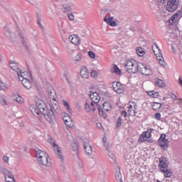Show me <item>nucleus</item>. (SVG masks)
Masks as SVG:
<instances>
[{"mask_svg": "<svg viewBox=\"0 0 182 182\" xmlns=\"http://www.w3.org/2000/svg\"><path fill=\"white\" fill-rule=\"evenodd\" d=\"M36 104L35 105H31L29 107V109L31 112V113L36 116V117H38L39 115L43 114V112L46 110V105H45V102L39 99L38 97L36 98Z\"/></svg>", "mask_w": 182, "mask_h": 182, "instance_id": "obj_1", "label": "nucleus"}, {"mask_svg": "<svg viewBox=\"0 0 182 182\" xmlns=\"http://www.w3.org/2000/svg\"><path fill=\"white\" fill-rule=\"evenodd\" d=\"M36 157L40 164L42 166H46V167H50L52 166V162L49 159V155L46 152L40 150L36 148Z\"/></svg>", "mask_w": 182, "mask_h": 182, "instance_id": "obj_2", "label": "nucleus"}, {"mask_svg": "<svg viewBox=\"0 0 182 182\" xmlns=\"http://www.w3.org/2000/svg\"><path fill=\"white\" fill-rule=\"evenodd\" d=\"M90 97L92 102H94V103H95V106L98 107L100 116L105 117V115L106 114V113H105V111H103V109H102V107L98 104L100 100V96H99V93L92 92V94L90 95Z\"/></svg>", "mask_w": 182, "mask_h": 182, "instance_id": "obj_3", "label": "nucleus"}, {"mask_svg": "<svg viewBox=\"0 0 182 182\" xmlns=\"http://www.w3.org/2000/svg\"><path fill=\"white\" fill-rule=\"evenodd\" d=\"M124 66L127 67V72L128 73H136L137 71V62L134 60H127Z\"/></svg>", "mask_w": 182, "mask_h": 182, "instance_id": "obj_4", "label": "nucleus"}, {"mask_svg": "<svg viewBox=\"0 0 182 182\" xmlns=\"http://www.w3.org/2000/svg\"><path fill=\"white\" fill-rule=\"evenodd\" d=\"M43 115L48 123H53V120H55V112H53V109H52V106L50 105H49L48 107H46Z\"/></svg>", "mask_w": 182, "mask_h": 182, "instance_id": "obj_5", "label": "nucleus"}, {"mask_svg": "<svg viewBox=\"0 0 182 182\" xmlns=\"http://www.w3.org/2000/svg\"><path fill=\"white\" fill-rule=\"evenodd\" d=\"M167 136L166 134H161L160 138L158 140V144L164 150V151H166V150L168 149V146H170V141L168 139H166V137Z\"/></svg>", "mask_w": 182, "mask_h": 182, "instance_id": "obj_6", "label": "nucleus"}, {"mask_svg": "<svg viewBox=\"0 0 182 182\" xmlns=\"http://www.w3.org/2000/svg\"><path fill=\"white\" fill-rule=\"evenodd\" d=\"M178 5H180V0H168L166 6V11L168 12H174V11H177Z\"/></svg>", "mask_w": 182, "mask_h": 182, "instance_id": "obj_7", "label": "nucleus"}, {"mask_svg": "<svg viewBox=\"0 0 182 182\" xmlns=\"http://www.w3.org/2000/svg\"><path fill=\"white\" fill-rule=\"evenodd\" d=\"M153 132H154V129H149L146 131L142 132L138 141H140L141 143H143V141H147V139H150V137H151V133Z\"/></svg>", "mask_w": 182, "mask_h": 182, "instance_id": "obj_8", "label": "nucleus"}, {"mask_svg": "<svg viewBox=\"0 0 182 182\" xmlns=\"http://www.w3.org/2000/svg\"><path fill=\"white\" fill-rule=\"evenodd\" d=\"M158 167L159 168V171H163V170L168 168V161L167 160V158H159V163Z\"/></svg>", "mask_w": 182, "mask_h": 182, "instance_id": "obj_9", "label": "nucleus"}, {"mask_svg": "<svg viewBox=\"0 0 182 182\" xmlns=\"http://www.w3.org/2000/svg\"><path fill=\"white\" fill-rule=\"evenodd\" d=\"M112 87L114 92H116V93H118V95L123 93V91L124 90L123 85H122V83H120L119 82H113Z\"/></svg>", "mask_w": 182, "mask_h": 182, "instance_id": "obj_10", "label": "nucleus"}, {"mask_svg": "<svg viewBox=\"0 0 182 182\" xmlns=\"http://www.w3.org/2000/svg\"><path fill=\"white\" fill-rule=\"evenodd\" d=\"M68 39L73 45H76L77 46L80 45V38L77 35L73 34L69 36Z\"/></svg>", "mask_w": 182, "mask_h": 182, "instance_id": "obj_11", "label": "nucleus"}, {"mask_svg": "<svg viewBox=\"0 0 182 182\" xmlns=\"http://www.w3.org/2000/svg\"><path fill=\"white\" fill-rule=\"evenodd\" d=\"M55 153L57 154L58 159H60V161H63V154H62V151H60V148L56 144H53V145Z\"/></svg>", "mask_w": 182, "mask_h": 182, "instance_id": "obj_12", "label": "nucleus"}, {"mask_svg": "<svg viewBox=\"0 0 182 182\" xmlns=\"http://www.w3.org/2000/svg\"><path fill=\"white\" fill-rule=\"evenodd\" d=\"M84 149L87 156H92V154H93L92 146L90 145V144H89V142H84Z\"/></svg>", "mask_w": 182, "mask_h": 182, "instance_id": "obj_13", "label": "nucleus"}, {"mask_svg": "<svg viewBox=\"0 0 182 182\" xmlns=\"http://www.w3.org/2000/svg\"><path fill=\"white\" fill-rule=\"evenodd\" d=\"M114 17L109 16V17H105L104 21L106 22L107 25H109V26H117V23L114 21H113Z\"/></svg>", "mask_w": 182, "mask_h": 182, "instance_id": "obj_14", "label": "nucleus"}, {"mask_svg": "<svg viewBox=\"0 0 182 182\" xmlns=\"http://www.w3.org/2000/svg\"><path fill=\"white\" fill-rule=\"evenodd\" d=\"M115 178L118 182H123V177L122 172H120V167L119 166L115 169Z\"/></svg>", "mask_w": 182, "mask_h": 182, "instance_id": "obj_15", "label": "nucleus"}, {"mask_svg": "<svg viewBox=\"0 0 182 182\" xmlns=\"http://www.w3.org/2000/svg\"><path fill=\"white\" fill-rule=\"evenodd\" d=\"M161 173L164 174L166 178H170V177L173 176V172L171 171V169L168 168H167L166 169H164L163 171H161Z\"/></svg>", "mask_w": 182, "mask_h": 182, "instance_id": "obj_16", "label": "nucleus"}, {"mask_svg": "<svg viewBox=\"0 0 182 182\" xmlns=\"http://www.w3.org/2000/svg\"><path fill=\"white\" fill-rule=\"evenodd\" d=\"M21 82L26 89L32 88V83L31 82V80H28L27 78L22 79Z\"/></svg>", "mask_w": 182, "mask_h": 182, "instance_id": "obj_17", "label": "nucleus"}, {"mask_svg": "<svg viewBox=\"0 0 182 182\" xmlns=\"http://www.w3.org/2000/svg\"><path fill=\"white\" fill-rule=\"evenodd\" d=\"M4 35L10 39V41H12V31H11V29H9V27L8 26H4Z\"/></svg>", "mask_w": 182, "mask_h": 182, "instance_id": "obj_18", "label": "nucleus"}, {"mask_svg": "<svg viewBox=\"0 0 182 182\" xmlns=\"http://www.w3.org/2000/svg\"><path fill=\"white\" fill-rule=\"evenodd\" d=\"M156 49H158L159 53H156V50H153V52L154 53H155L157 60L159 61V63H161V62H163V54H161V51H160V48H159V46H157V45H156Z\"/></svg>", "mask_w": 182, "mask_h": 182, "instance_id": "obj_19", "label": "nucleus"}, {"mask_svg": "<svg viewBox=\"0 0 182 182\" xmlns=\"http://www.w3.org/2000/svg\"><path fill=\"white\" fill-rule=\"evenodd\" d=\"M10 68L12 69V70H14L15 72L18 73L19 72V68H18V63L11 60L9 63Z\"/></svg>", "mask_w": 182, "mask_h": 182, "instance_id": "obj_20", "label": "nucleus"}, {"mask_svg": "<svg viewBox=\"0 0 182 182\" xmlns=\"http://www.w3.org/2000/svg\"><path fill=\"white\" fill-rule=\"evenodd\" d=\"M155 85L159 86V87H166V82H164V80L160 78L155 79Z\"/></svg>", "mask_w": 182, "mask_h": 182, "instance_id": "obj_21", "label": "nucleus"}, {"mask_svg": "<svg viewBox=\"0 0 182 182\" xmlns=\"http://www.w3.org/2000/svg\"><path fill=\"white\" fill-rule=\"evenodd\" d=\"M80 76L83 77V79H89V70H87V68H83L80 71Z\"/></svg>", "mask_w": 182, "mask_h": 182, "instance_id": "obj_22", "label": "nucleus"}, {"mask_svg": "<svg viewBox=\"0 0 182 182\" xmlns=\"http://www.w3.org/2000/svg\"><path fill=\"white\" fill-rule=\"evenodd\" d=\"M136 54L138 56H144L146 55V51L144 50V48L141 47H138L136 49Z\"/></svg>", "mask_w": 182, "mask_h": 182, "instance_id": "obj_23", "label": "nucleus"}, {"mask_svg": "<svg viewBox=\"0 0 182 182\" xmlns=\"http://www.w3.org/2000/svg\"><path fill=\"white\" fill-rule=\"evenodd\" d=\"M102 112L103 110L105 112H109V110H110V109H112V105H110V103L107 102H105L102 105Z\"/></svg>", "mask_w": 182, "mask_h": 182, "instance_id": "obj_24", "label": "nucleus"}, {"mask_svg": "<svg viewBox=\"0 0 182 182\" xmlns=\"http://www.w3.org/2000/svg\"><path fill=\"white\" fill-rule=\"evenodd\" d=\"M112 73H116V75H122V70L119 69V67L117 65H114V67L111 69Z\"/></svg>", "mask_w": 182, "mask_h": 182, "instance_id": "obj_25", "label": "nucleus"}, {"mask_svg": "<svg viewBox=\"0 0 182 182\" xmlns=\"http://www.w3.org/2000/svg\"><path fill=\"white\" fill-rule=\"evenodd\" d=\"M62 11L64 14H66L68 12H70L72 11V7L68 4H63Z\"/></svg>", "mask_w": 182, "mask_h": 182, "instance_id": "obj_26", "label": "nucleus"}, {"mask_svg": "<svg viewBox=\"0 0 182 182\" xmlns=\"http://www.w3.org/2000/svg\"><path fill=\"white\" fill-rule=\"evenodd\" d=\"M151 106L154 110H160L161 109V103L159 102H152Z\"/></svg>", "mask_w": 182, "mask_h": 182, "instance_id": "obj_27", "label": "nucleus"}, {"mask_svg": "<svg viewBox=\"0 0 182 182\" xmlns=\"http://www.w3.org/2000/svg\"><path fill=\"white\" fill-rule=\"evenodd\" d=\"M182 14V11H178L173 16H171V21H173V22L175 21H177V19H178V18L181 16Z\"/></svg>", "mask_w": 182, "mask_h": 182, "instance_id": "obj_28", "label": "nucleus"}, {"mask_svg": "<svg viewBox=\"0 0 182 182\" xmlns=\"http://www.w3.org/2000/svg\"><path fill=\"white\" fill-rule=\"evenodd\" d=\"M148 96H150V97H155V98H157L159 97V92L154 91V90H152V91H148L146 92Z\"/></svg>", "mask_w": 182, "mask_h": 182, "instance_id": "obj_29", "label": "nucleus"}, {"mask_svg": "<svg viewBox=\"0 0 182 182\" xmlns=\"http://www.w3.org/2000/svg\"><path fill=\"white\" fill-rule=\"evenodd\" d=\"M14 100H16L17 103H23V98H22L19 95H16Z\"/></svg>", "mask_w": 182, "mask_h": 182, "instance_id": "obj_30", "label": "nucleus"}, {"mask_svg": "<svg viewBox=\"0 0 182 182\" xmlns=\"http://www.w3.org/2000/svg\"><path fill=\"white\" fill-rule=\"evenodd\" d=\"M146 66V64L142 63H137V71L141 72L142 69Z\"/></svg>", "mask_w": 182, "mask_h": 182, "instance_id": "obj_31", "label": "nucleus"}, {"mask_svg": "<svg viewBox=\"0 0 182 182\" xmlns=\"http://www.w3.org/2000/svg\"><path fill=\"white\" fill-rule=\"evenodd\" d=\"M63 105L65 106V107H66L68 112H69V113H70L72 112V108H70V106L69 105V102H66V101H63Z\"/></svg>", "mask_w": 182, "mask_h": 182, "instance_id": "obj_32", "label": "nucleus"}, {"mask_svg": "<svg viewBox=\"0 0 182 182\" xmlns=\"http://www.w3.org/2000/svg\"><path fill=\"white\" fill-rule=\"evenodd\" d=\"M122 117H119L117 120V124H116L117 129H119L120 126H122Z\"/></svg>", "mask_w": 182, "mask_h": 182, "instance_id": "obj_33", "label": "nucleus"}, {"mask_svg": "<svg viewBox=\"0 0 182 182\" xmlns=\"http://www.w3.org/2000/svg\"><path fill=\"white\" fill-rule=\"evenodd\" d=\"M153 72L151 71V69L146 67V69L145 70V73H144V75L145 76H150Z\"/></svg>", "mask_w": 182, "mask_h": 182, "instance_id": "obj_34", "label": "nucleus"}, {"mask_svg": "<svg viewBox=\"0 0 182 182\" xmlns=\"http://www.w3.org/2000/svg\"><path fill=\"white\" fill-rule=\"evenodd\" d=\"M75 62H80L82 60V54L78 53L75 58Z\"/></svg>", "mask_w": 182, "mask_h": 182, "instance_id": "obj_35", "label": "nucleus"}, {"mask_svg": "<svg viewBox=\"0 0 182 182\" xmlns=\"http://www.w3.org/2000/svg\"><path fill=\"white\" fill-rule=\"evenodd\" d=\"M17 74H18V78L20 80L22 81L21 79H26L25 77H23V75H25V73L21 72V70H19V72L17 73Z\"/></svg>", "mask_w": 182, "mask_h": 182, "instance_id": "obj_36", "label": "nucleus"}, {"mask_svg": "<svg viewBox=\"0 0 182 182\" xmlns=\"http://www.w3.org/2000/svg\"><path fill=\"white\" fill-rule=\"evenodd\" d=\"M133 112H134V109H133V105H129L128 107V113L129 116H132V113H133Z\"/></svg>", "mask_w": 182, "mask_h": 182, "instance_id": "obj_37", "label": "nucleus"}, {"mask_svg": "<svg viewBox=\"0 0 182 182\" xmlns=\"http://www.w3.org/2000/svg\"><path fill=\"white\" fill-rule=\"evenodd\" d=\"M85 109L87 112H90L92 110V107L87 102L85 105Z\"/></svg>", "mask_w": 182, "mask_h": 182, "instance_id": "obj_38", "label": "nucleus"}, {"mask_svg": "<svg viewBox=\"0 0 182 182\" xmlns=\"http://www.w3.org/2000/svg\"><path fill=\"white\" fill-rule=\"evenodd\" d=\"M0 171L3 173V174H6L8 173V169L5 168L4 166H0Z\"/></svg>", "mask_w": 182, "mask_h": 182, "instance_id": "obj_39", "label": "nucleus"}, {"mask_svg": "<svg viewBox=\"0 0 182 182\" xmlns=\"http://www.w3.org/2000/svg\"><path fill=\"white\" fill-rule=\"evenodd\" d=\"M88 55H89L90 58H91L92 59H95V58L96 57V55L95 54V53L93 51H89Z\"/></svg>", "mask_w": 182, "mask_h": 182, "instance_id": "obj_40", "label": "nucleus"}, {"mask_svg": "<svg viewBox=\"0 0 182 182\" xmlns=\"http://www.w3.org/2000/svg\"><path fill=\"white\" fill-rule=\"evenodd\" d=\"M48 143H50L52 146H53V144H56V143H55V139H53L52 137L48 138Z\"/></svg>", "mask_w": 182, "mask_h": 182, "instance_id": "obj_41", "label": "nucleus"}, {"mask_svg": "<svg viewBox=\"0 0 182 182\" xmlns=\"http://www.w3.org/2000/svg\"><path fill=\"white\" fill-rule=\"evenodd\" d=\"M68 16L70 21H75V16L73 15V14H68Z\"/></svg>", "mask_w": 182, "mask_h": 182, "instance_id": "obj_42", "label": "nucleus"}, {"mask_svg": "<svg viewBox=\"0 0 182 182\" xmlns=\"http://www.w3.org/2000/svg\"><path fill=\"white\" fill-rule=\"evenodd\" d=\"M91 76H92V77H97V71L92 70L91 72Z\"/></svg>", "mask_w": 182, "mask_h": 182, "instance_id": "obj_43", "label": "nucleus"}, {"mask_svg": "<svg viewBox=\"0 0 182 182\" xmlns=\"http://www.w3.org/2000/svg\"><path fill=\"white\" fill-rule=\"evenodd\" d=\"M155 119H156V120H160V119H161V114L159 112L155 114Z\"/></svg>", "mask_w": 182, "mask_h": 182, "instance_id": "obj_44", "label": "nucleus"}, {"mask_svg": "<svg viewBox=\"0 0 182 182\" xmlns=\"http://www.w3.org/2000/svg\"><path fill=\"white\" fill-rule=\"evenodd\" d=\"M169 96H171V99H173V100H177V96H176V95H174L173 92H171L169 94Z\"/></svg>", "mask_w": 182, "mask_h": 182, "instance_id": "obj_45", "label": "nucleus"}, {"mask_svg": "<svg viewBox=\"0 0 182 182\" xmlns=\"http://www.w3.org/2000/svg\"><path fill=\"white\" fill-rule=\"evenodd\" d=\"M131 105L134 110H137V104H136V102H132Z\"/></svg>", "mask_w": 182, "mask_h": 182, "instance_id": "obj_46", "label": "nucleus"}, {"mask_svg": "<svg viewBox=\"0 0 182 182\" xmlns=\"http://www.w3.org/2000/svg\"><path fill=\"white\" fill-rule=\"evenodd\" d=\"M109 156L112 160H116V155H114V154L109 152Z\"/></svg>", "mask_w": 182, "mask_h": 182, "instance_id": "obj_47", "label": "nucleus"}, {"mask_svg": "<svg viewBox=\"0 0 182 182\" xmlns=\"http://www.w3.org/2000/svg\"><path fill=\"white\" fill-rule=\"evenodd\" d=\"M63 120H64L65 124H66L68 127L72 129V126L70 124H69V121H68V119H63Z\"/></svg>", "mask_w": 182, "mask_h": 182, "instance_id": "obj_48", "label": "nucleus"}, {"mask_svg": "<svg viewBox=\"0 0 182 182\" xmlns=\"http://www.w3.org/2000/svg\"><path fill=\"white\" fill-rule=\"evenodd\" d=\"M146 68H147V65H145V66L141 69V72H139V73H141L142 75H144V73H146Z\"/></svg>", "mask_w": 182, "mask_h": 182, "instance_id": "obj_49", "label": "nucleus"}, {"mask_svg": "<svg viewBox=\"0 0 182 182\" xmlns=\"http://www.w3.org/2000/svg\"><path fill=\"white\" fill-rule=\"evenodd\" d=\"M120 114H121V116H123L124 117H127V112H126V111H122V112H120Z\"/></svg>", "mask_w": 182, "mask_h": 182, "instance_id": "obj_50", "label": "nucleus"}, {"mask_svg": "<svg viewBox=\"0 0 182 182\" xmlns=\"http://www.w3.org/2000/svg\"><path fill=\"white\" fill-rule=\"evenodd\" d=\"M3 160L5 163H8V161H9V157L6 156H4L3 157Z\"/></svg>", "mask_w": 182, "mask_h": 182, "instance_id": "obj_51", "label": "nucleus"}, {"mask_svg": "<svg viewBox=\"0 0 182 182\" xmlns=\"http://www.w3.org/2000/svg\"><path fill=\"white\" fill-rule=\"evenodd\" d=\"M137 109H134L133 112L131 113V116H132V117H134V116H136V114H137Z\"/></svg>", "mask_w": 182, "mask_h": 182, "instance_id": "obj_52", "label": "nucleus"}, {"mask_svg": "<svg viewBox=\"0 0 182 182\" xmlns=\"http://www.w3.org/2000/svg\"><path fill=\"white\" fill-rule=\"evenodd\" d=\"M105 147H106V150L109 151V144L107 142H103Z\"/></svg>", "mask_w": 182, "mask_h": 182, "instance_id": "obj_53", "label": "nucleus"}, {"mask_svg": "<svg viewBox=\"0 0 182 182\" xmlns=\"http://www.w3.org/2000/svg\"><path fill=\"white\" fill-rule=\"evenodd\" d=\"M23 45L24 46V48H26V50H29V48H28V44H26V43H25V41H23Z\"/></svg>", "mask_w": 182, "mask_h": 182, "instance_id": "obj_54", "label": "nucleus"}, {"mask_svg": "<svg viewBox=\"0 0 182 182\" xmlns=\"http://www.w3.org/2000/svg\"><path fill=\"white\" fill-rule=\"evenodd\" d=\"M91 110H92V112H96L97 109H99V107H97L96 105L94 107H91Z\"/></svg>", "mask_w": 182, "mask_h": 182, "instance_id": "obj_55", "label": "nucleus"}, {"mask_svg": "<svg viewBox=\"0 0 182 182\" xmlns=\"http://www.w3.org/2000/svg\"><path fill=\"white\" fill-rule=\"evenodd\" d=\"M178 83H179L180 86L182 87V78H181V77H179Z\"/></svg>", "mask_w": 182, "mask_h": 182, "instance_id": "obj_56", "label": "nucleus"}, {"mask_svg": "<svg viewBox=\"0 0 182 182\" xmlns=\"http://www.w3.org/2000/svg\"><path fill=\"white\" fill-rule=\"evenodd\" d=\"M90 106L91 107H94L95 106H96V103H95V102L92 101Z\"/></svg>", "mask_w": 182, "mask_h": 182, "instance_id": "obj_57", "label": "nucleus"}, {"mask_svg": "<svg viewBox=\"0 0 182 182\" xmlns=\"http://www.w3.org/2000/svg\"><path fill=\"white\" fill-rule=\"evenodd\" d=\"M9 178H11L13 179V181H15V177L14 176V175H9Z\"/></svg>", "mask_w": 182, "mask_h": 182, "instance_id": "obj_58", "label": "nucleus"}, {"mask_svg": "<svg viewBox=\"0 0 182 182\" xmlns=\"http://www.w3.org/2000/svg\"><path fill=\"white\" fill-rule=\"evenodd\" d=\"M48 93L50 96H52V93H53V90L50 89V91H48Z\"/></svg>", "mask_w": 182, "mask_h": 182, "instance_id": "obj_59", "label": "nucleus"}, {"mask_svg": "<svg viewBox=\"0 0 182 182\" xmlns=\"http://www.w3.org/2000/svg\"><path fill=\"white\" fill-rule=\"evenodd\" d=\"M129 31H131L132 32H136L135 31H134V27H130L129 28Z\"/></svg>", "mask_w": 182, "mask_h": 182, "instance_id": "obj_60", "label": "nucleus"}, {"mask_svg": "<svg viewBox=\"0 0 182 182\" xmlns=\"http://www.w3.org/2000/svg\"><path fill=\"white\" fill-rule=\"evenodd\" d=\"M37 23H38V25H41V18H38L37 19Z\"/></svg>", "mask_w": 182, "mask_h": 182, "instance_id": "obj_61", "label": "nucleus"}, {"mask_svg": "<svg viewBox=\"0 0 182 182\" xmlns=\"http://www.w3.org/2000/svg\"><path fill=\"white\" fill-rule=\"evenodd\" d=\"M171 49H172L173 53H176V48H174V47L172 46V47H171Z\"/></svg>", "mask_w": 182, "mask_h": 182, "instance_id": "obj_62", "label": "nucleus"}, {"mask_svg": "<svg viewBox=\"0 0 182 182\" xmlns=\"http://www.w3.org/2000/svg\"><path fill=\"white\" fill-rule=\"evenodd\" d=\"M106 142H107L106 138H103V139H102V143H106Z\"/></svg>", "mask_w": 182, "mask_h": 182, "instance_id": "obj_63", "label": "nucleus"}, {"mask_svg": "<svg viewBox=\"0 0 182 182\" xmlns=\"http://www.w3.org/2000/svg\"><path fill=\"white\" fill-rule=\"evenodd\" d=\"M39 27L41 28V29H43V26L41 24H38Z\"/></svg>", "mask_w": 182, "mask_h": 182, "instance_id": "obj_64", "label": "nucleus"}]
</instances>
